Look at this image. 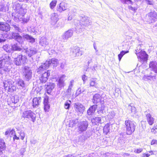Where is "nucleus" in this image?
Masks as SVG:
<instances>
[{
	"label": "nucleus",
	"mask_w": 157,
	"mask_h": 157,
	"mask_svg": "<svg viewBox=\"0 0 157 157\" xmlns=\"http://www.w3.org/2000/svg\"><path fill=\"white\" fill-rule=\"evenodd\" d=\"M26 52L28 56L30 57L36 54L37 52V50L36 48H34L27 49Z\"/></svg>",
	"instance_id": "4be33fe9"
},
{
	"label": "nucleus",
	"mask_w": 157,
	"mask_h": 157,
	"mask_svg": "<svg viewBox=\"0 0 157 157\" xmlns=\"http://www.w3.org/2000/svg\"><path fill=\"white\" fill-rule=\"evenodd\" d=\"M127 109L130 113H132L133 114L136 113V109L133 104H129L128 107Z\"/></svg>",
	"instance_id": "cd10ccee"
},
{
	"label": "nucleus",
	"mask_w": 157,
	"mask_h": 157,
	"mask_svg": "<svg viewBox=\"0 0 157 157\" xmlns=\"http://www.w3.org/2000/svg\"><path fill=\"white\" fill-rule=\"evenodd\" d=\"M11 25L15 29L16 31L17 32H20L21 31V29L18 27V25L12 23Z\"/></svg>",
	"instance_id": "49530a36"
},
{
	"label": "nucleus",
	"mask_w": 157,
	"mask_h": 157,
	"mask_svg": "<svg viewBox=\"0 0 157 157\" xmlns=\"http://www.w3.org/2000/svg\"><path fill=\"white\" fill-rule=\"evenodd\" d=\"M101 96L99 94H96L94 95L92 101L94 104H98L102 102Z\"/></svg>",
	"instance_id": "a211bd4d"
},
{
	"label": "nucleus",
	"mask_w": 157,
	"mask_h": 157,
	"mask_svg": "<svg viewBox=\"0 0 157 157\" xmlns=\"http://www.w3.org/2000/svg\"><path fill=\"white\" fill-rule=\"evenodd\" d=\"M91 21L90 20L89 17L87 16H83L81 17L80 18V20L79 22V25H81L80 26L78 25V26L77 27V29H81V31H82L83 29L82 27H81V26H82V25L85 26H87L91 25Z\"/></svg>",
	"instance_id": "20e7f679"
},
{
	"label": "nucleus",
	"mask_w": 157,
	"mask_h": 157,
	"mask_svg": "<svg viewBox=\"0 0 157 157\" xmlns=\"http://www.w3.org/2000/svg\"><path fill=\"white\" fill-rule=\"evenodd\" d=\"M143 150V148H139L138 149H135L134 151V152L138 154L142 152Z\"/></svg>",
	"instance_id": "5fc2aeb1"
},
{
	"label": "nucleus",
	"mask_w": 157,
	"mask_h": 157,
	"mask_svg": "<svg viewBox=\"0 0 157 157\" xmlns=\"http://www.w3.org/2000/svg\"><path fill=\"white\" fill-rule=\"evenodd\" d=\"M111 126V125L109 123H107L104 126L103 128V132L105 134L107 135L109 132Z\"/></svg>",
	"instance_id": "c9c22d12"
},
{
	"label": "nucleus",
	"mask_w": 157,
	"mask_h": 157,
	"mask_svg": "<svg viewBox=\"0 0 157 157\" xmlns=\"http://www.w3.org/2000/svg\"><path fill=\"white\" fill-rule=\"evenodd\" d=\"M40 44L44 47H47L49 44L48 40L46 38L42 37L40 39Z\"/></svg>",
	"instance_id": "412c9836"
},
{
	"label": "nucleus",
	"mask_w": 157,
	"mask_h": 157,
	"mask_svg": "<svg viewBox=\"0 0 157 157\" xmlns=\"http://www.w3.org/2000/svg\"><path fill=\"white\" fill-rule=\"evenodd\" d=\"M11 99L12 103L14 104L17 103L19 101L18 98L17 96L12 97Z\"/></svg>",
	"instance_id": "c03bdc74"
},
{
	"label": "nucleus",
	"mask_w": 157,
	"mask_h": 157,
	"mask_svg": "<svg viewBox=\"0 0 157 157\" xmlns=\"http://www.w3.org/2000/svg\"><path fill=\"white\" fill-rule=\"evenodd\" d=\"M58 63V60L55 58L47 60L45 62L42 63L41 65L38 68L37 72L40 73L44 70L48 69L52 64H54V66L55 65H56Z\"/></svg>",
	"instance_id": "f03ea898"
},
{
	"label": "nucleus",
	"mask_w": 157,
	"mask_h": 157,
	"mask_svg": "<svg viewBox=\"0 0 157 157\" xmlns=\"http://www.w3.org/2000/svg\"><path fill=\"white\" fill-rule=\"evenodd\" d=\"M13 139L14 140H19V136H17V135L15 134L13 135Z\"/></svg>",
	"instance_id": "69168bd1"
},
{
	"label": "nucleus",
	"mask_w": 157,
	"mask_h": 157,
	"mask_svg": "<svg viewBox=\"0 0 157 157\" xmlns=\"http://www.w3.org/2000/svg\"><path fill=\"white\" fill-rule=\"evenodd\" d=\"M23 38L26 39L29 42L31 43H33L35 41V39L28 34H24L23 35Z\"/></svg>",
	"instance_id": "a878e982"
},
{
	"label": "nucleus",
	"mask_w": 157,
	"mask_h": 157,
	"mask_svg": "<svg viewBox=\"0 0 157 157\" xmlns=\"http://www.w3.org/2000/svg\"><path fill=\"white\" fill-rule=\"evenodd\" d=\"M9 25L5 22H0V30L7 32L10 30Z\"/></svg>",
	"instance_id": "dca6fc26"
},
{
	"label": "nucleus",
	"mask_w": 157,
	"mask_h": 157,
	"mask_svg": "<svg viewBox=\"0 0 157 157\" xmlns=\"http://www.w3.org/2000/svg\"><path fill=\"white\" fill-rule=\"evenodd\" d=\"M71 103V101L69 100H67L64 104V108L67 109H69Z\"/></svg>",
	"instance_id": "79ce46f5"
},
{
	"label": "nucleus",
	"mask_w": 157,
	"mask_h": 157,
	"mask_svg": "<svg viewBox=\"0 0 157 157\" xmlns=\"http://www.w3.org/2000/svg\"><path fill=\"white\" fill-rule=\"evenodd\" d=\"M6 144L4 140L0 139V155L2 154V151L6 148Z\"/></svg>",
	"instance_id": "7c9ffc66"
},
{
	"label": "nucleus",
	"mask_w": 157,
	"mask_h": 157,
	"mask_svg": "<svg viewBox=\"0 0 157 157\" xmlns=\"http://www.w3.org/2000/svg\"><path fill=\"white\" fill-rule=\"evenodd\" d=\"M50 71L48 70L42 75L40 78V81L41 83H45L47 81L48 78L50 75Z\"/></svg>",
	"instance_id": "4468645a"
},
{
	"label": "nucleus",
	"mask_w": 157,
	"mask_h": 157,
	"mask_svg": "<svg viewBox=\"0 0 157 157\" xmlns=\"http://www.w3.org/2000/svg\"><path fill=\"white\" fill-rule=\"evenodd\" d=\"M0 11H1L6 12V10L3 5L0 3Z\"/></svg>",
	"instance_id": "3c124183"
},
{
	"label": "nucleus",
	"mask_w": 157,
	"mask_h": 157,
	"mask_svg": "<svg viewBox=\"0 0 157 157\" xmlns=\"http://www.w3.org/2000/svg\"><path fill=\"white\" fill-rule=\"evenodd\" d=\"M41 98L40 97L34 98L33 100V106L36 107L39 105L41 101Z\"/></svg>",
	"instance_id": "b1692460"
},
{
	"label": "nucleus",
	"mask_w": 157,
	"mask_h": 157,
	"mask_svg": "<svg viewBox=\"0 0 157 157\" xmlns=\"http://www.w3.org/2000/svg\"><path fill=\"white\" fill-rule=\"evenodd\" d=\"M3 49L6 52H11V49L10 46L8 44H6L2 47Z\"/></svg>",
	"instance_id": "a19ab883"
},
{
	"label": "nucleus",
	"mask_w": 157,
	"mask_h": 157,
	"mask_svg": "<svg viewBox=\"0 0 157 157\" xmlns=\"http://www.w3.org/2000/svg\"><path fill=\"white\" fill-rule=\"evenodd\" d=\"M20 136L21 137V139L22 140H23L25 136V134L24 132L22 131H21L20 133Z\"/></svg>",
	"instance_id": "4d7b16f0"
},
{
	"label": "nucleus",
	"mask_w": 157,
	"mask_h": 157,
	"mask_svg": "<svg viewBox=\"0 0 157 157\" xmlns=\"http://www.w3.org/2000/svg\"><path fill=\"white\" fill-rule=\"evenodd\" d=\"M3 84L5 89L6 90L7 88H8V81H5L4 82Z\"/></svg>",
	"instance_id": "13d9d810"
},
{
	"label": "nucleus",
	"mask_w": 157,
	"mask_h": 157,
	"mask_svg": "<svg viewBox=\"0 0 157 157\" xmlns=\"http://www.w3.org/2000/svg\"><path fill=\"white\" fill-rule=\"evenodd\" d=\"M22 117L30 119L33 122L36 120L35 114L31 110H26L23 111L22 113Z\"/></svg>",
	"instance_id": "39448f33"
},
{
	"label": "nucleus",
	"mask_w": 157,
	"mask_h": 157,
	"mask_svg": "<svg viewBox=\"0 0 157 157\" xmlns=\"http://www.w3.org/2000/svg\"><path fill=\"white\" fill-rule=\"evenodd\" d=\"M141 45L140 44L138 45L136 49V54H138L139 52H140L141 50Z\"/></svg>",
	"instance_id": "864d4df0"
},
{
	"label": "nucleus",
	"mask_w": 157,
	"mask_h": 157,
	"mask_svg": "<svg viewBox=\"0 0 157 157\" xmlns=\"http://www.w3.org/2000/svg\"><path fill=\"white\" fill-rule=\"evenodd\" d=\"M46 49L49 50V48H46ZM57 50L58 51H59L60 52H63L64 51V49H63V48H60V49H58ZM48 52L49 55H52L53 54H54L55 53H60L59 52H55V51L54 50H53V49H52L51 50H48Z\"/></svg>",
	"instance_id": "58836bf2"
},
{
	"label": "nucleus",
	"mask_w": 157,
	"mask_h": 157,
	"mask_svg": "<svg viewBox=\"0 0 157 157\" xmlns=\"http://www.w3.org/2000/svg\"><path fill=\"white\" fill-rule=\"evenodd\" d=\"M12 51H20L21 50V48L18 45L17 43L11 44Z\"/></svg>",
	"instance_id": "473e14b6"
},
{
	"label": "nucleus",
	"mask_w": 157,
	"mask_h": 157,
	"mask_svg": "<svg viewBox=\"0 0 157 157\" xmlns=\"http://www.w3.org/2000/svg\"><path fill=\"white\" fill-rule=\"evenodd\" d=\"M48 98H45L44 100V110L46 112L48 111V110L50 108V105L49 104Z\"/></svg>",
	"instance_id": "bb28decb"
},
{
	"label": "nucleus",
	"mask_w": 157,
	"mask_h": 157,
	"mask_svg": "<svg viewBox=\"0 0 157 157\" xmlns=\"http://www.w3.org/2000/svg\"><path fill=\"white\" fill-rule=\"evenodd\" d=\"M12 37L20 44H21L23 42V38L18 33H12Z\"/></svg>",
	"instance_id": "2eb2a0df"
},
{
	"label": "nucleus",
	"mask_w": 157,
	"mask_h": 157,
	"mask_svg": "<svg viewBox=\"0 0 157 157\" xmlns=\"http://www.w3.org/2000/svg\"><path fill=\"white\" fill-rule=\"evenodd\" d=\"M96 78H92L90 80L89 84L90 86H94L97 87L98 84L96 82Z\"/></svg>",
	"instance_id": "e433bc0d"
},
{
	"label": "nucleus",
	"mask_w": 157,
	"mask_h": 157,
	"mask_svg": "<svg viewBox=\"0 0 157 157\" xmlns=\"http://www.w3.org/2000/svg\"><path fill=\"white\" fill-rule=\"evenodd\" d=\"M67 8V4L64 2L60 3L57 7V10L59 12L66 10Z\"/></svg>",
	"instance_id": "f3484780"
},
{
	"label": "nucleus",
	"mask_w": 157,
	"mask_h": 157,
	"mask_svg": "<svg viewBox=\"0 0 157 157\" xmlns=\"http://www.w3.org/2000/svg\"><path fill=\"white\" fill-rule=\"evenodd\" d=\"M74 107L75 111L78 115L82 114L85 109V107L82 105L78 103H75Z\"/></svg>",
	"instance_id": "1a4fd4ad"
},
{
	"label": "nucleus",
	"mask_w": 157,
	"mask_h": 157,
	"mask_svg": "<svg viewBox=\"0 0 157 157\" xmlns=\"http://www.w3.org/2000/svg\"><path fill=\"white\" fill-rule=\"evenodd\" d=\"M15 134V131L14 130H10V137H12L11 135H14Z\"/></svg>",
	"instance_id": "e2e57ef3"
},
{
	"label": "nucleus",
	"mask_w": 157,
	"mask_h": 157,
	"mask_svg": "<svg viewBox=\"0 0 157 157\" xmlns=\"http://www.w3.org/2000/svg\"><path fill=\"white\" fill-rule=\"evenodd\" d=\"M128 52V51H122L121 52L120 54H118V59L119 61H120L123 56Z\"/></svg>",
	"instance_id": "37998d69"
},
{
	"label": "nucleus",
	"mask_w": 157,
	"mask_h": 157,
	"mask_svg": "<svg viewBox=\"0 0 157 157\" xmlns=\"http://www.w3.org/2000/svg\"><path fill=\"white\" fill-rule=\"evenodd\" d=\"M136 55L139 61L140 62L144 63L146 62L148 59V56L144 51L141 50Z\"/></svg>",
	"instance_id": "6e6552de"
},
{
	"label": "nucleus",
	"mask_w": 157,
	"mask_h": 157,
	"mask_svg": "<svg viewBox=\"0 0 157 157\" xmlns=\"http://www.w3.org/2000/svg\"><path fill=\"white\" fill-rule=\"evenodd\" d=\"M125 125L127 135H130L135 131L136 125L134 121L129 120H126L125 121Z\"/></svg>",
	"instance_id": "7ed1b4c3"
},
{
	"label": "nucleus",
	"mask_w": 157,
	"mask_h": 157,
	"mask_svg": "<svg viewBox=\"0 0 157 157\" xmlns=\"http://www.w3.org/2000/svg\"><path fill=\"white\" fill-rule=\"evenodd\" d=\"M149 67L154 71L155 69L157 67V62L156 61L151 62L149 63Z\"/></svg>",
	"instance_id": "4c0bfd02"
},
{
	"label": "nucleus",
	"mask_w": 157,
	"mask_h": 157,
	"mask_svg": "<svg viewBox=\"0 0 157 157\" xmlns=\"http://www.w3.org/2000/svg\"><path fill=\"white\" fill-rule=\"evenodd\" d=\"M97 108V105H94L90 107L87 110V113L88 115H91L94 113Z\"/></svg>",
	"instance_id": "393cba45"
},
{
	"label": "nucleus",
	"mask_w": 157,
	"mask_h": 157,
	"mask_svg": "<svg viewBox=\"0 0 157 157\" xmlns=\"http://www.w3.org/2000/svg\"><path fill=\"white\" fill-rule=\"evenodd\" d=\"M88 125V122L87 121H82L78 124V130L80 133L86 131Z\"/></svg>",
	"instance_id": "f8f14e48"
},
{
	"label": "nucleus",
	"mask_w": 157,
	"mask_h": 157,
	"mask_svg": "<svg viewBox=\"0 0 157 157\" xmlns=\"http://www.w3.org/2000/svg\"><path fill=\"white\" fill-rule=\"evenodd\" d=\"M121 2L128 4H132V2L131 0H121Z\"/></svg>",
	"instance_id": "09e8293b"
},
{
	"label": "nucleus",
	"mask_w": 157,
	"mask_h": 157,
	"mask_svg": "<svg viewBox=\"0 0 157 157\" xmlns=\"http://www.w3.org/2000/svg\"><path fill=\"white\" fill-rule=\"evenodd\" d=\"M82 79L83 82V83L84 84L87 79V77L85 75H84L82 76Z\"/></svg>",
	"instance_id": "6e6d98bb"
},
{
	"label": "nucleus",
	"mask_w": 157,
	"mask_h": 157,
	"mask_svg": "<svg viewBox=\"0 0 157 157\" xmlns=\"http://www.w3.org/2000/svg\"><path fill=\"white\" fill-rule=\"evenodd\" d=\"M7 81L8 82V90L10 91H14L15 90L16 87L12 84L13 82L10 80H8Z\"/></svg>",
	"instance_id": "f704fd0d"
},
{
	"label": "nucleus",
	"mask_w": 157,
	"mask_h": 157,
	"mask_svg": "<svg viewBox=\"0 0 157 157\" xmlns=\"http://www.w3.org/2000/svg\"><path fill=\"white\" fill-rule=\"evenodd\" d=\"M118 143H119L121 147L124 146L125 144L124 140V139L118 138Z\"/></svg>",
	"instance_id": "de8ad7c7"
},
{
	"label": "nucleus",
	"mask_w": 157,
	"mask_h": 157,
	"mask_svg": "<svg viewBox=\"0 0 157 157\" xmlns=\"http://www.w3.org/2000/svg\"><path fill=\"white\" fill-rule=\"evenodd\" d=\"M82 54V52L78 47H75L71 50V56L73 58L81 56Z\"/></svg>",
	"instance_id": "9d476101"
},
{
	"label": "nucleus",
	"mask_w": 157,
	"mask_h": 157,
	"mask_svg": "<svg viewBox=\"0 0 157 157\" xmlns=\"http://www.w3.org/2000/svg\"><path fill=\"white\" fill-rule=\"evenodd\" d=\"M74 82V81L73 80H71L70 82L69 85L68 86L69 88L71 89L72 87L73 86V83Z\"/></svg>",
	"instance_id": "bf43d9fd"
},
{
	"label": "nucleus",
	"mask_w": 157,
	"mask_h": 157,
	"mask_svg": "<svg viewBox=\"0 0 157 157\" xmlns=\"http://www.w3.org/2000/svg\"><path fill=\"white\" fill-rule=\"evenodd\" d=\"M119 139H124V136H125V134L124 132H121L119 134Z\"/></svg>",
	"instance_id": "052dcab7"
},
{
	"label": "nucleus",
	"mask_w": 157,
	"mask_h": 157,
	"mask_svg": "<svg viewBox=\"0 0 157 157\" xmlns=\"http://www.w3.org/2000/svg\"><path fill=\"white\" fill-rule=\"evenodd\" d=\"M71 89L69 88H68L67 89L66 93L65 94H63V95L62 97V98L63 100H65V98H69L71 95Z\"/></svg>",
	"instance_id": "2f4dec72"
},
{
	"label": "nucleus",
	"mask_w": 157,
	"mask_h": 157,
	"mask_svg": "<svg viewBox=\"0 0 157 157\" xmlns=\"http://www.w3.org/2000/svg\"><path fill=\"white\" fill-rule=\"evenodd\" d=\"M101 117H95L91 120V122L94 125H99L101 123Z\"/></svg>",
	"instance_id": "c85d7f7f"
},
{
	"label": "nucleus",
	"mask_w": 157,
	"mask_h": 157,
	"mask_svg": "<svg viewBox=\"0 0 157 157\" xmlns=\"http://www.w3.org/2000/svg\"><path fill=\"white\" fill-rule=\"evenodd\" d=\"M27 59L26 57L22 55H20L14 59L13 62L17 66H21L26 63Z\"/></svg>",
	"instance_id": "423d86ee"
},
{
	"label": "nucleus",
	"mask_w": 157,
	"mask_h": 157,
	"mask_svg": "<svg viewBox=\"0 0 157 157\" xmlns=\"http://www.w3.org/2000/svg\"><path fill=\"white\" fill-rule=\"evenodd\" d=\"M93 47H94V48L95 51L96 55H98V56H99L100 55L98 53V50L97 48V47L96 46V44L95 43H94L93 44Z\"/></svg>",
	"instance_id": "603ef678"
},
{
	"label": "nucleus",
	"mask_w": 157,
	"mask_h": 157,
	"mask_svg": "<svg viewBox=\"0 0 157 157\" xmlns=\"http://www.w3.org/2000/svg\"><path fill=\"white\" fill-rule=\"evenodd\" d=\"M147 1V4L149 5H152V0H146Z\"/></svg>",
	"instance_id": "774afa93"
},
{
	"label": "nucleus",
	"mask_w": 157,
	"mask_h": 157,
	"mask_svg": "<svg viewBox=\"0 0 157 157\" xmlns=\"http://www.w3.org/2000/svg\"><path fill=\"white\" fill-rule=\"evenodd\" d=\"M13 10L12 14V17L15 21H22V22L26 23L29 21V17L24 18L23 17L26 12V10L23 9L20 4L16 3L13 7Z\"/></svg>",
	"instance_id": "f257e3e1"
},
{
	"label": "nucleus",
	"mask_w": 157,
	"mask_h": 157,
	"mask_svg": "<svg viewBox=\"0 0 157 157\" xmlns=\"http://www.w3.org/2000/svg\"><path fill=\"white\" fill-rule=\"evenodd\" d=\"M155 144H157V140H153L151 142V145H153Z\"/></svg>",
	"instance_id": "0e129e2a"
},
{
	"label": "nucleus",
	"mask_w": 157,
	"mask_h": 157,
	"mask_svg": "<svg viewBox=\"0 0 157 157\" xmlns=\"http://www.w3.org/2000/svg\"><path fill=\"white\" fill-rule=\"evenodd\" d=\"M66 76L65 75H62L60 76L57 85L59 88L63 87L64 86L65 78Z\"/></svg>",
	"instance_id": "aec40b11"
},
{
	"label": "nucleus",
	"mask_w": 157,
	"mask_h": 157,
	"mask_svg": "<svg viewBox=\"0 0 157 157\" xmlns=\"http://www.w3.org/2000/svg\"><path fill=\"white\" fill-rule=\"evenodd\" d=\"M104 110L105 109L104 108H102L101 109L98 111V113L100 115H101L102 114H104L106 113V111H105Z\"/></svg>",
	"instance_id": "8fccbe9b"
},
{
	"label": "nucleus",
	"mask_w": 157,
	"mask_h": 157,
	"mask_svg": "<svg viewBox=\"0 0 157 157\" xmlns=\"http://www.w3.org/2000/svg\"><path fill=\"white\" fill-rule=\"evenodd\" d=\"M55 85L53 83H49V85H47L46 87L47 93L48 94H50L52 90L54 88Z\"/></svg>",
	"instance_id": "c756f323"
},
{
	"label": "nucleus",
	"mask_w": 157,
	"mask_h": 157,
	"mask_svg": "<svg viewBox=\"0 0 157 157\" xmlns=\"http://www.w3.org/2000/svg\"><path fill=\"white\" fill-rule=\"evenodd\" d=\"M16 84L20 88H23L25 87V84L24 81L22 79H19L16 81Z\"/></svg>",
	"instance_id": "72a5a7b5"
},
{
	"label": "nucleus",
	"mask_w": 157,
	"mask_h": 157,
	"mask_svg": "<svg viewBox=\"0 0 157 157\" xmlns=\"http://www.w3.org/2000/svg\"><path fill=\"white\" fill-rule=\"evenodd\" d=\"M1 60L3 61V62L6 63V62H8L10 59V57L7 55H5L2 59Z\"/></svg>",
	"instance_id": "ea45409f"
},
{
	"label": "nucleus",
	"mask_w": 157,
	"mask_h": 157,
	"mask_svg": "<svg viewBox=\"0 0 157 157\" xmlns=\"http://www.w3.org/2000/svg\"><path fill=\"white\" fill-rule=\"evenodd\" d=\"M147 20L150 23L154 22L157 19V14L155 11L151 12L147 15Z\"/></svg>",
	"instance_id": "ddd939ff"
},
{
	"label": "nucleus",
	"mask_w": 157,
	"mask_h": 157,
	"mask_svg": "<svg viewBox=\"0 0 157 157\" xmlns=\"http://www.w3.org/2000/svg\"><path fill=\"white\" fill-rule=\"evenodd\" d=\"M5 63L0 59V68H2L4 66Z\"/></svg>",
	"instance_id": "680f3d73"
},
{
	"label": "nucleus",
	"mask_w": 157,
	"mask_h": 157,
	"mask_svg": "<svg viewBox=\"0 0 157 157\" xmlns=\"http://www.w3.org/2000/svg\"><path fill=\"white\" fill-rule=\"evenodd\" d=\"M58 15L56 13H53L51 15V23L52 25H54L58 20Z\"/></svg>",
	"instance_id": "6ab92c4d"
},
{
	"label": "nucleus",
	"mask_w": 157,
	"mask_h": 157,
	"mask_svg": "<svg viewBox=\"0 0 157 157\" xmlns=\"http://www.w3.org/2000/svg\"><path fill=\"white\" fill-rule=\"evenodd\" d=\"M150 155V154L144 153L143 154L142 157H149Z\"/></svg>",
	"instance_id": "338daca9"
},
{
	"label": "nucleus",
	"mask_w": 157,
	"mask_h": 157,
	"mask_svg": "<svg viewBox=\"0 0 157 157\" xmlns=\"http://www.w3.org/2000/svg\"><path fill=\"white\" fill-rule=\"evenodd\" d=\"M73 31L71 29H69L66 31L61 36V40L63 42L67 41L73 35Z\"/></svg>",
	"instance_id": "9b49d317"
},
{
	"label": "nucleus",
	"mask_w": 157,
	"mask_h": 157,
	"mask_svg": "<svg viewBox=\"0 0 157 157\" xmlns=\"http://www.w3.org/2000/svg\"><path fill=\"white\" fill-rule=\"evenodd\" d=\"M146 118L147 121L150 125H152L154 123L155 119L150 113H148L146 114Z\"/></svg>",
	"instance_id": "5701e85b"
},
{
	"label": "nucleus",
	"mask_w": 157,
	"mask_h": 157,
	"mask_svg": "<svg viewBox=\"0 0 157 157\" xmlns=\"http://www.w3.org/2000/svg\"><path fill=\"white\" fill-rule=\"evenodd\" d=\"M23 76L26 81H29L32 78V72L31 68L25 66L23 70Z\"/></svg>",
	"instance_id": "0eeeda50"
},
{
	"label": "nucleus",
	"mask_w": 157,
	"mask_h": 157,
	"mask_svg": "<svg viewBox=\"0 0 157 157\" xmlns=\"http://www.w3.org/2000/svg\"><path fill=\"white\" fill-rule=\"evenodd\" d=\"M57 1L53 0L52 1L50 4V8L51 9H53L56 5Z\"/></svg>",
	"instance_id": "a18cd8bd"
}]
</instances>
